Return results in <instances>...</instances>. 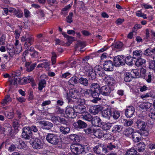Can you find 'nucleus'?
Instances as JSON below:
<instances>
[{"label": "nucleus", "mask_w": 155, "mask_h": 155, "mask_svg": "<svg viewBox=\"0 0 155 155\" xmlns=\"http://www.w3.org/2000/svg\"><path fill=\"white\" fill-rule=\"evenodd\" d=\"M79 83L85 86H87L88 84V80L86 78H80L78 80Z\"/></svg>", "instance_id": "obj_36"}, {"label": "nucleus", "mask_w": 155, "mask_h": 155, "mask_svg": "<svg viewBox=\"0 0 155 155\" xmlns=\"http://www.w3.org/2000/svg\"><path fill=\"white\" fill-rule=\"evenodd\" d=\"M94 136L97 137H101L103 135V133L101 130L98 129L95 130L94 132Z\"/></svg>", "instance_id": "obj_44"}, {"label": "nucleus", "mask_w": 155, "mask_h": 155, "mask_svg": "<svg viewBox=\"0 0 155 155\" xmlns=\"http://www.w3.org/2000/svg\"><path fill=\"white\" fill-rule=\"evenodd\" d=\"M150 52L155 54V47L153 49L147 48L146 50L143 54L147 56H150L151 55ZM153 60L149 62V69L155 70V55L153 58Z\"/></svg>", "instance_id": "obj_5"}, {"label": "nucleus", "mask_w": 155, "mask_h": 155, "mask_svg": "<svg viewBox=\"0 0 155 155\" xmlns=\"http://www.w3.org/2000/svg\"><path fill=\"white\" fill-rule=\"evenodd\" d=\"M123 46V44L121 42H116L112 45V48H113L120 49Z\"/></svg>", "instance_id": "obj_43"}, {"label": "nucleus", "mask_w": 155, "mask_h": 155, "mask_svg": "<svg viewBox=\"0 0 155 155\" xmlns=\"http://www.w3.org/2000/svg\"><path fill=\"white\" fill-rule=\"evenodd\" d=\"M136 126L138 129L141 131H144L146 130L147 123L146 122L140 119H137L136 122Z\"/></svg>", "instance_id": "obj_18"}, {"label": "nucleus", "mask_w": 155, "mask_h": 155, "mask_svg": "<svg viewBox=\"0 0 155 155\" xmlns=\"http://www.w3.org/2000/svg\"><path fill=\"white\" fill-rule=\"evenodd\" d=\"M40 124L43 125V129L49 130L53 127V124L51 122L46 121H41L39 122Z\"/></svg>", "instance_id": "obj_21"}, {"label": "nucleus", "mask_w": 155, "mask_h": 155, "mask_svg": "<svg viewBox=\"0 0 155 155\" xmlns=\"http://www.w3.org/2000/svg\"><path fill=\"white\" fill-rule=\"evenodd\" d=\"M106 79H107V80L108 84L107 86L110 87H114V86L116 84V82L113 78L107 76Z\"/></svg>", "instance_id": "obj_28"}, {"label": "nucleus", "mask_w": 155, "mask_h": 155, "mask_svg": "<svg viewBox=\"0 0 155 155\" xmlns=\"http://www.w3.org/2000/svg\"><path fill=\"white\" fill-rule=\"evenodd\" d=\"M59 117L57 116H54L51 117V120L54 123L57 124L59 122Z\"/></svg>", "instance_id": "obj_58"}, {"label": "nucleus", "mask_w": 155, "mask_h": 155, "mask_svg": "<svg viewBox=\"0 0 155 155\" xmlns=\"http://www.w3.org/2000/svg\"><path fill=\"white\" fill-rule=\"evenodd\" d=\"M146 69L143 68H141L140 69V75L142 78H143L145 77V76L146 75Z\"/></svg>", "instance_id": "obj_59"}, {"label": "nucleus", "mask_w": 155, "mask_h": 155, "mask_svg": "<svg viewBox=\"0 0 155 155\" xmlns=\"http://www.w3.org/2000/svg\"><path fill=\"white\" fill-rule=\"evenodd\" d=\"M137 150L139 152H143L145 148V145L143 142H140L137 144Z\"/></svg>", "instance_id": "obj_38"}, {"label": "nucleus", "mask_w": 155, "mask_h": 155, "mask_svg": "<svg viewBox=\"0 0 155 155\" xmlns=\"http://www.w3.org/2000/svg\"><path fill=\"white\" fill-rule=\"evenodd\" d=\"M21 41L24 43V48L27 49L30 47L34 42V38L32 35H26L21 38Z\"/></svg>", "instance_id": "obj_3"}, {"label": "nucleus", "mask_w": 155, "mask_h": 155, "mask_svg": "<svg viewBox=\"0 0 155 155\" xmlns=\"http://www.w3.org/2000/svg\"><path fill=\"white\" fill-rule=\"evenodd\" d=\"M91 95L93 97V99L92 100V102L94 103H97L98 101L100 100L101 99L99 97V96L101 93L100 90H93L91 89Z\"/></svg>", "instance_id": "obj_12"}, {"label": "nucleus", "mask_w": 155, "mask_h": 155, "mask_svg": "<svg viewBox=\"0 0 155 155\" xmlns=\"http://www.w3.org/2000/svg\"><path fill=\"white\" fill-rule=\"evenodd\" d=\"M85 46L86 45L84 42L81 41H78L75 45V49L76 51L78 48L80 47L81 49H82L84 48Z\"/></svg>", "instance_id": "obj_37"}, {"label": "nucleus", "mask_w": 155, "mask_h": 155, "mask_svg": "<svg viewBox=\"0 0 155 155\" xmlns=\"http://www.w3.org/2000/svg\"><path fill=\"white\" fill-rule=\"evenodd\" d=\"M134 112V108L133 106H129L127 108V117H130L133 115Z\"/></svg>", "instance_id": "obj_27"}, {"label": "nucleus", "mask_w": 155, "mask_h": 155, "mask_svg": "<svg viewBox=\"0 0 155 155\" xmlns=\"http://www.w3.org/2000/svg\"><path fill=\"white\" fill-rule=\"evenodd\" d=\"M62 35L65 38H67L68 41L67 43V45H69L73 41H75V39L74 37L70 36L66 34L65 33H63Z\"/></svg>", "instance_id": "obj_32"}, {"label": "nucleus", "mask_w": 155, "mask_h": 155, "mask_svg": "<svg viewBox=\"0 0 155 155\" xmlns=\"http://www.w3.org/2000/svg\"><path fill=\"white\" fill-rule=\"evenodd\" d=\"M114 66V64L110 60L105 61L103 64L104 69L107 71H113Z\"/></svg>", "instance_id": "obj_17"}, {"label": "nucleus", "mask_w": 155, "mask_h": 155, "mask_svg": "<svg viewBox=\"0 0 155 155\" xmlns=\"http://www.w3.org/2000/svg\"><path fill=\"white\" fill-rule=\"evenodd\" d=\"M85 71L88 73L87 75L89 79L91 80H95L96 77V74L95 70L88 66H85L84 68Z\"/></svg>", "instance_id": "obj_10"}, {"label": "nucleus", "mask_w": 155, "mask_h": 155, "mask_svg": "<svg viewBox=\"0 0 155 155\" xmlns=\"http://www.w3.org/2000/svg\"><path fill=\"white\" fill-rule=\"evenodd\" d=\"M137 151L134 148H130L127 150V155H134L136 153Z\"/></svg>", "instance_id": "obj_55"}, {"label": "nucleus", "mask_w": 155, "mask_h": 155, "mask_svg": "<svg viewBox=\"0 0 155 155\" xmlns=\"http://www.w3.org/2000/svg\"><path fill=\"white\" fill-rule=\"evenodd\" d=\"M111 112H112L111 108H107L102 111V116L103 117L109 120Z\"/></svg>", "instance_id": "obj_25"}, {"label": "nucleus", "mask_w": 155, "mask_h": 155, "mask_svg": "<svg viewBox=\"0 0 155 155\" xmlns=\"http://www.w3.org/2000/svg\"><path fill=\"white\" fill-rule=\"evenodd\" d=\"M52 56L51 57V61L52 64H54L56 62V60L57 55L54 52H52L51 53Z\"/></svg>", "instance_id": "obj_60"}, {"label": "nucleus", "mask_w": 155, "mask_h": 155, "mask_svg": "<svg viewBox=\"0 0 155 155\" xmlns=\"http://www.w3.org/2000/svg\"><path fill=\"white\" fill-rule=\"evenodd\" d=\"M17 144H16L15 145L12 144L9 147L8 150L10 151H12L15 150L16 148H17Z\"/></svg>", "instance_id": "obj_64"}, {"label": "nucleus", "mask_w": 155, "mask_h": 155, "mask_svg": "<svg viewBox=\"0 0 155 155\" xmlns=\"http://www.w3.org/2000/svg\"><path fill=\"white\" fill-rule=\"evenodd\" d=\"M82 118L84 120L89 121H91L92 120V116L88 112H85L82 115Z\"/></svg>", "instance_id": "obj_29"}, {"label": "nucleus", "mask_w": 155, "mask_h": 155, "mask_svg": "<svg viewBox=\"0 0 155 155\" xmlns=\"http://www.w3.org/2000/svg\"><path fill=\"white\" fill-rule=\"evenodd\" d=\"M12 129L11 125L8 123L4 124V127L1 128V133L5 136H10L12 133Z\"/></svg>", "instance_id": "obj_7"}, {"label": "nucleus", "mask_w": 155, "mask_h": 155, "mask_svg": "<svg viewBox=\"0 0 155 155\" xmlns=\"http://www.w3.org/2000/svg\"><path fill=\"white\" fill-rule=\"evenodd\" d=\"M143 54L142 52L140 50L135 51L133 52V58L134 59L140 58Z\"/></svg>", "instance_id": "obj_33"}, {"label": "nucleus", "mask_w": 155, "mask_h": 155, "mask_svg": "<svg viewBox=\"0 0 155 155\" xmlns=\"http://www.w3.org/2000/svg\"><path fill=\"white\" fill-rule=\"evenodd\" d=\"M146 63V60L141 58H138L135 63V65L137 67L142 66Z\"/></svg>", "instance_id": "obj_41"}, {"label": "nucleus", "mask_w": 155, "mask_h": 155, "mask_svg": "<svg viewBox=\"0 0 155 155\" xmlns=\"http://www.w3.org/2000/svg\"><path fill=\"white\" fill-rule=\"evenodd\" d=\"M71 149L73 153L84 155L86 154L89 150L88 147L86 145L82 146L73 144L71 146Z\"/></svg>", "instance_id": "obj_1"}, {"label": "nucleus", "mask_w": 155, "mask_h": 155, "mask_svg": "<svg viewBox=\"0 0 155 155\" xmlns=\"http://www.w3.org/2000/svg\"><path fill=\"white\" fill-rule=\"evenodd\" d=\"M31 64V62H26L25 64V66L26 68V70L28 72L32 71L36 66V64L35 63Z\"/></svg>", "instance_id": "obj_26"}, {"label": "nucleus", "mask_w": 155, "mask_h": 155, "mask_svg": "<svg viewBox=\"0 0 155 155\" xmlns=\"http://www.w3.org/2000/svg\"><path fill=\"white\" fill-rule=\"evenodd\" d=\"M69 94L71 97L75 99V101L77 103H84L85 100L80 97V94L78 93V90L77 88H73L71 89Z\"/></svg>", "instance_id": "obj_2"}, {"label": "nucleus", "mask_w": 155, "mask_h": 155, "mask_svg": "<svg viewBox=\"0 0 155 155\" xmlns=\"http://www.w3.org/2000/svg\"><path fill=\"white\" fill-rule=\"evenodd\" d=\"M147 74V75H146L145 77L143 78L145 79L147 82L149 83H150L152 80V74L150 72H149L148 74Z\"/></svg>", "instance_id": "obj_49"}, {"label": "nucleus", "mask_w": 155, "mask_h": 155, "mask_svg": "<svg viewBox=\"0 0 155 155\" xmlns=\"http://www.w3.org/2000/svg\"><path fill=\"white\" fill-rule=\"evenodd\" d=\"M101 110L100 107L97 106H93L91 107L89 109V112L93 115H96Z\"/></svg>", "instance_id": "obj_24"}, {"label": "nucleus", "mask_w": 155, "mask_h": 155, "mask_svg": "<svg viewBox=\"0 0 155 155\" xmlns=\"http://www.w3.org/2000/svg\"><path fill=\"white\" fill-rule=\"evenodd\" d=\"M85 103V100L84 103H78L77 105L74 107L75 112L76 113H84L86 111V107L84 105Z\"/></svg>", "instance_id": "obj_14"}, {"label": "nucleus", "mask_w": 155, "mask_h": 155, "mask_svg": "<svg viewBox=\"0 0 155 155\" xmlns=\"http://www.w3.org/2000/svg\"><path fill=\"white\" fill-rule=\"evenodd\" d=\"M5 116L8 119L12 118L14 116V112L13 111L10 112H6L5 113Z\"/></svg>", "instance_id": "obj_52"}, {"label": "nucleus", "mask_w": 155, "mask_h": 155, "mask_svg": "<svg viewBox=\"0 0 155 155\" xmlns=\"http://www.w3.org/2000/svg\"><path fill=\"white\" fill-rule=\"evenodd\" d=\"M101 127L104 130H109L111 127V124L110 123H104L101 125Z\"/></svg>", "instance_id": "obj_45"}, {"label": "nucleus", "mask_w": 155, "mask_h": 155, "mask_svg": "<svg viewBox=\"0 0 155 155\" xmlns=\"http://www.w3.org/2000/svg\"><path fill=\"white\" fill-rule=\"evenodd\" d=\"M93 150L95 153L101 155L107 153V150H105L104 148L103 147L101 144H98L95 146L93 148Z\"/></svg>", "instance_id": "obj_15"}, {"label": "nucleus", "mask_w": 155, "mask_h": 155, "mask_svg": "<svg viewBox=\"0 0 155 155\" xmlns=\"http://www.w3.org/2000/svg\"><path fill=\"white\" fill-rule=\"evenodd\" d=\"M46 140L53 145H57L60 142V140L58 135L55 134L48 133L46 135Z\"/></svg>", "instance_id": "obj_4"}, {"label": "nucleus", "mask_w": 155, "mask_h": 155, "mask_svg": "<svg viewBox=\"0 0 155 155\" xmlns=\"http://www.w3.org/2000/svg\"><path fill=\"white\" fill-rule=\"evenodd\" d=\"M133 58L132 57H127V64L129 66H131L133 64Z\"/></svg>", "instance_id": "obj_54"}, {"label": "nucleus", "mask_w": 155, "mask_h": 155, "mask_svg": "<svg viewBox=\"0 0 155 155\" xmlns=\"http://www.w3.org/2000/svg\"><path fill=\"white\" fill-rule=\"evenodd\" d=\"M39 54V53L35 50H33L30 54V55L32 58H37L38 57Z\"/></svg>", "instance_id": "obj_62"}, {"label": "nucleus", "mask_w": 155, "mask_h": 155, "mask_svg": "<svg viewBox=\"0 0 155 155\" xmlns=\"http://www.w3.org/2000/svg\"><path fill=\"white\" fill-rule=\"evenodd\" d=\"M114 62L115 66L125 65V59L122 56L118 55L115 56L114 59Z\"/></svg>", "instance_id": "obj_9"}, {"label": "nucleus", "mask_w": 155, "mask_h": 155, "mask_svg": "<svg viewBox=\"0 0 155 155\" xmlns=\"http://www.w3.org/2000/svg\"><path fill=\"white\" fill-rule=\"evenodd\" d=\"M149 116L150 118L153 120H155V109L153 110L150 109Z\"/></svg>", "instance_id": "obj_50"}, {"label": "nucleus", "mask_w": 155, "mask_h": 155, "mask_svg": "<svg viewBox=\"0 0 155 155\" xmlns=\"http://www.w3.org/2000/svg\"><path fill=\"white\" fill-rule=\"evenodd\" d=\"M151 106V104L148 102H144L140 105V107L142 109H145L147 110Z\"/></svg>", "instance_id": "obj_39"}, {"label": "nucleus", "mask_w": 155, "mask_h": 155, "mask_svg": "<svg viewBox=\"0 0 155 155\" xmlns=\"http://www.w3.org/2000/svg\"><path fill=\"white\" fill-rule=\"evenodd\" d=\"M139 73L137 69H132L130 72L127 73V78H137L140 77Z\"/></svg>", "instance_id": "obj_20"}, {"label": "nucleus", "mask_w": 155, "mask_h": 155, "mask_svg": "<svg viewBox=\"0 0 155 155\" xmlns=\"http://www.w3.org/2000/svg\"><path fill=\"white\" fill-rule=\"evenodd\" d=\"M73 15V13L72 12H70L69 13L68 16L66 18V21L68 23H71L73 21L72 17Z\"/></svg>", "instance_id": "obj_56"}, {"label": "nucleus", "mask_w": 155, "mask_h": 155, "mask_svg": "<svg viewBox=\"0 0 155 155\" xmlns=\"http://www.w3.org/2000/svg\"><path fill=\"white\" fill-rule=\"evenodd\" d=\"M69 138L73 141L77 142V135L75 134H71L69 136Z\"/></svg>", "instance_id": "obj_63"}, {"label": "nucleus", "mask_w": 155, "mask_h": 155, "mask_svg": "<svg viewBox=\"0 0 155 155\" xmlns=\"http://www.w3.org/2000/svg\"><path fill=\"white\" fill-rule=\"evenodd\" d=\"M30 143L35 149H40L42 147L43 143L41 140L38 138L33 139L30 141Z\"/></svg>", "instance_id": "obj_6"}, {"label": "nucleus", "mask_w": 155, "mask_h": 155, "mask_svg": "<svg viewBox=\"0 0 155 155\" xmlns=\"http://www.w3.org/2000/svg\"><path fill=\"white\" fill-rule=\"evenodd\" d=\"M101 119L97 116H95L92 118L91 120L92 124L95 127H101Z\"/></svg>", "instance_id": "obj_22"}, {"label": "nucleus", "mask_w": 155, "mask_h": 155, "mask_svg": "<svg viewBox=\"0 0 155 155\" xmlns=\"http://www.w3.org/2000/svg\"><path fill=\"white\" fill-rule=\"evenodd\" d=\"M110 116L112 117L115 119H117L120 116V113L118 111L114 110L113 109H111Z\"/></svg>", "instance_id": "obj_35"}, {"label": "nucleus", "mask_w": 155, "mask_h": 155, "mask_svg": "<svg viewBox=\"0 0 155 155\" xmlns=\"http://www.w3.org/2000/svg\"><path fill=\"white\" fill-rule=\"evenodd\" d=\"M94 70L97 75V74L100 76L102 77L104 80H106L107 75L105 74L104 71L105 70L104 68H102L100 65H97L95 67Z\"/></svg>", "instance_id": "obj_11"}, {"label": "nucleus", "mask_w": 155, "mask_h": 155, "mask_svg": "<svg viewBox=\"0 0 155 155\" xmlns=\"http://www.w3.org/2000/svg\"><path fill=\"white\" fill-rule=\"evenodd\" d=\"M78 77L76 76H74L71 77L68 81L69 85L74 86L75 84L78 83Z\"/></svg>", "instance_id": "obj_31"}, {"label": "nucleus", "mask_w": 155, "mask_h": 155, "mask_svg": "<svg viewBox=\"0 0 155 155\" xmlns=\"http://www.w3.org/2000/svg\"><path fill=\"white\" fill-rule=\"evenodd\" d=\"M23 81L24 84H26L30 82H33L34 81L33 78L31 76L25 77L24 78Z\"/></svg>", "instance_id": "obj_47"}, {"label": "nucleus", "mask_w": 155, "mask_h": 155, "mask_svg": "<svg viewBox=\"0 0 155 155\" xmlns=\"http://www.w3.org/2000/svg\"><path fill=\"white\" fill-rule=\"evenodd\" d=\"M22 137L25 139H29L31 137L32 131H31L30 127H25L22 129Z\"/></svg>", "instance_id": "obj_8"}, {"label": "nucleus", "mask_w": 155, "mask_h": 155, "mask_svg": "<svg viewBox=\"0 0 155 155\" xmlns=\"http://www.w3.org/2000/svg\"><path fill=\"white\" fill-rule=\"evenodd\" d=\"M133 129L130 127L128 128L127 130V137L128 136L129 137H131V135H132L133 134Z\"/></svg>", "instance_id": "obj_61"}, {"label": "nucleus", "mask_w": 155, "mask_h": 155, "mask_svg": "<svg viewBox=\"0 0 155 155\" xmlns=\"http://www.w3.org/2000/svg\"><path fill=\"white\" fill-rule=\"evenodd\" d=\"M90 87L91 88V89H93V90H100L101 89L99 85L97 83L92 84Z\"/></svg>", "instance_id": "obj_46"}, {"label": "nucleus", "mask_w": 155, "mask_h": 155, "mask_svg": "<svg viewBox=\"0 0 155 155\" xmlns=\"http://www.w3.org/2000/svg\"><path fill=\"white\" fill-rule=\"evenodd\" d=\"M46 84V81L44 79L40 81L39 83L38 89L41 91L43 88L45 87Z\"/></svg>", "instance_id": "obj_42"}, {"label": "nucleus", "mask_w": 155, "mask_h": 155, "mask_svg": "<svg viewBox=\"0 0 155 155\" xmlns=\"http://www.w3.org/2000/svg\"><path fill=\"white\" fill-rule=\"evenodd\" d=\"M65 112L67 116L69 118H74L77 116L74 107L73 108L70 107H67Z\"/></svg>", "instance_id": "obj_16"}, {"label": "nucleus", "mask_w": 155, "mask_h": 155, "mask_svg": "<svg viewBox=\"0 0 155 155\" xmlns=\"http://www.w3.org/2000/svg\"><path fill=\"white\" fill-rule=\"evenodd\" d=\"M59 130L61 133L65 135L70 133V129L69 127L61 126L59 127Z\"/></svg>", "instance_id": "obj_30"}, {"label": "nucleus", "mask_w": 155, "mask_h": 155, "mask_svg": "<svg viewBox=\"0 0 155 155\" xmlns=\"http://www.w3.org/2000/svg\"><path fill=\"white\" fill-rule=\"evenodd\" d=\"M16 144H17V148L19 149H22L26 146V144L24 142H18Z\"/></svg>", "instance_id": "obj_57"}, {"label": "nucleus", "mask_w": 155, "mask_h": 155, "mask_svg": "<svg viewBox=\"0 0 155 155\" xmlns=\"http://www.w3.org/2000/svg\"><path fill=\"white\" fill-rule=\"evenodd\" d=\"M122 128V127L120 125H116L113 128V131H114L115 132H120Z\"/></svg>", "instance_id": "obj_51"}, {"label": "nucleus", "mask_w": 155, "mask_h": 155, "mask_svg": "<svg viewBox=\"0 0 155 155\" xmlns=\"http://www.w3.org/2000/svg\"><path fill=\"white\" fill-rule=\"evenodd\" d=\"M11 101V98L8 95L6 96L3 100L2 102H1V104H6L7 103L10 102Z\"/></svg>", "instance_id": "obj_53"}, {"label": "nucleus", "mask_w": 155, "mask_h": 155, "mask_svg": "<svg viewBox=\"0 0 155 155\" xmlns=\"http://www.w3.org/2000/svg\"><path fill=\"white\" fill-rule=\"evenodd\" d=\"M73 125L74 127L79 129H84L87 126V124L85 122L80 120L77 122L74 123Z\"/></svg>", "instance_id": "obj_19"}, {"label": "nucleus", "mask_w": 155, "mask_h": 155, "mask_svg": "<svg viewBox=\"0 0 155 155\" xmlns=\"http://www.w3.org/2000/svg\"><path fill=\"white\" fill-rule=\"evenodd\" d=\"M14 15H16L18 18H21L23 16V13L22 11L18 8H14L13 13Z\"/></svg>", "instance_id": "obj_34"}, {"label": "nucleus", "mask_w": 155, "mask_h": 155, "mask_svg": "<svg viewBox=\"0 0 155 155\" xmlns=\"http://www.w3.org/2000/svg\"><path fill=\"white\" fill-rule=\"evenodd\" d=\"M93 132V129L91 127H88L86 129H83L81 132V134H89Z\"/></svg>", "instance_id": "obj_48"}, {"label": "nucleus", "mask_w": 155, "mask_h": 155, "mask_svg": "<svg viewBox=\"0 0 155 155\" xmlns=\"http://www.w3.org/2000/svg\"><path fill=\"white\" fill-rule=\"evenodd\" d=\"M114 89V87H110L108 86H104L101 87L100 90L101 94L102 95L105 96H108L110 94L111 91Z\"/></svg>", "instance_id": "obj_13"}, {"label": "nucleus", "mask_w": 155, "mask_h": 155, "mask_svg": "<svg viewBox=\"0 0 155 155\" xmlns=\"http://www.w3.org/2000/svg\"><path fill=\"white\" fill-rule=\"evenodd\" d=\"M116 148V146L112 143H110L108 144L106 147H105V150H107V153L109 152V150H111Z\"/></svg>", "instance_id": "obj_40"}, {"label": "nucleus", "mask_w": 155, "mask_h": 155, "mask_svg": "<svg viewBox=\"0 0 155 155\" xmlns=\"http://www.w3.org/2000/svg\"><path fill=\"white\" fill-rule=\"evenodd\" d=\"M142 134V133L139 132L135 133L131 135V137H129L132 138L134 142H138L140 140Z\"/></svg>", "instance_id": "obj_23"}]
</instances>
